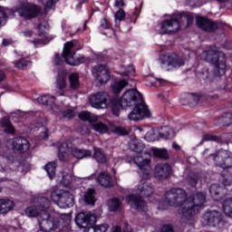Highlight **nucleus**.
Listing matches in <instances>:
<instances>
[{"mask_svg": "<svg viewBox=\"0 0 232 232\" xmlns=\"http://www.w3.org/2000/svg\"><path fill=\"white\" fill-rule=\"evenodd\" d=\"M206 202V194L197 192L188 198H186V190L182 188H171L165 194V199L158 202V209H168V206L180 208L183 222L191 220Z\"/></svg>", "mask_w": 232, "mask_h": 232, "instance_id": "1", "label": "nucleus"}, {"mask_svg": "<svg viewBox=\"0 0 232 232\" xmlns=\"http://www.w3.org/2000/svg\"><path fill=\"white\" fill-rule=\"evenodd\" d=\"M126 110V108H132V111L129 113V121H143V119H150L151 117V111L144 102L142 94L137 91V89H129L123 92L121 99L112 101V113L119 117V110Z\"/></svg>", "mask_w": 232, "mask_h": 232, "instance_id": "2", "label": "nucleus"}, {"mask_svg": "<svg viewBox=\"0 0 232 232\" xmlns=\"http://www.w3.org/2000/svg\"><path fill=\"white\" fill-rule=\"evenodd\" d=\"M203 159L208 162H215L216 166L222 168L221 183L223 186L232 184V153L226 150H219L216 154L209 153V150H205L202 153Z\"/></svg>", "mask_w": 232, "mask_h": 232, "instance_id": "3", "label": "nucleus"}, {"mask_svg": "<svg viewBox=\"0 0 232 232\" xmlns=\"http://www.w3.org/2000/svg\"><path fill=\"white\" fill-rule=\"evenodd\" d=\"M130 148L138 153L133 158V161L140 170L141 179L149 180L151 177V153L144 150L145 146L142 142L132 141Z\"/></svg>", "mask_w": 232, "mask_h": 232, "instance_id": "4", "label": "nucleus"}, {"mask_svg": "<svg viewBox=\"0 0 232 232\" xmlns=\"http://www.w3.org/2000/svg\"><path fill=\"white\" fill-rule=\"evenodd\" d=\"M199 57L201 61H206L207 63H210V64H214L215 75L219 77L226 75V56L223 53H219L215 47H211L209 50L202 52Z\"/></svg>", "mask_w": 232, "mask_h": 232, "instance_id": "5", "label": "nucleus"}, {"mask_svg": "<svg viewBox=\"0 0 232 232\" xmlns=\"http://www.w3.org/2000/svg\"><path fill=\"white\" fill-rule=\"evenodd\" d=\"M186 19L188 21V26L190 23H193V15L189 14H174L170 19L164 20L158 26V34L164 35V34H174V32H179L180 30V21Z\"/></svg>", "mask_w": 232, "mask_h": 232, "instance_id": "6", "label": "nucleus"}, {"mask_svg": "<svg viewBox=\"0 0 232 232\" xmlns=\"http://www.w3.org/2000/svg\"><path fill=\"white\" fill-rule=\"evenodd\" d=\"M70 154L72 155V157H76V159H88V157H92V151L90 150L71 148L70 145H68V141L61 143L58 152L59 160H66V157Z\"/></svg>", "mask_w": 232, "mask_h": 232, "instance_id": "7", "label": "nucleus"}, {"mask_svg": "<svg viewBox=\"0 0 232 232\" xmlns=\"http://www.w3.org/2000/svg\"><path fill=\"white\" fill-rule=\"evenodd\" d=\"M48 208H50V199L48 198L39 197L35 199L34 205L25 208V215L29 218H35L41 217Z\"/></svg>", "mask_w": 232, "mask_h": 232, "instance_id": "8", "label": "nucleus"}, {"mask_svg": "<svg viewBox=\"0 0 232 232\" xmlns=\"http://www.w3.org/2000/svg\"><path fill=\"white\" fill-rule=\"evenodd\" d=\"M51 198L62 209H66V208H72L73 206V196L66 190L56 189L53 191Z\"/></svg>", "mask_w": 232, "mask_h": 232, "instance_id": "9", "label": "nucleus"}, {"mask_svg": "<svg viewBox=\"0 0 232 232\" xmlns=\"http://www.w3.org/2000/svg\"><path fill=\"white\" fill-rule=\"evenodd\" d=\"M60 222L61 220L59 218L50 216L48 213H46V210L43 215L38 217L40 229L44 232L55 231V229L59 227Z\"/></svg>", "mask_w": 232, "mask_h": 232, "instance_id": "10", "label": "nucleus"}, {"mask_svg": "<svg viewBox=\"0 0 232 232\" xmlns=\"http://www.w3.org/2000/svg\"><path fill=\"white\" fill-rule=\"evenodd\" d=\"M73 42H67L64 44L62 57L63 59H64L65 63L70 66H79V64L84 63V57L81 56L75 58V51H73Z\"/></svg>", "mask_w": 232, "mask_h": 232, "instance_id": "11", "label": "nucleus"}, {"mask_svg": "<svg viewBox=\"0 0 232 232\" xmlns=\"http://www.w3.org/2000/svg\"><path fill=\"white\" fill-rule=\"evenodd\" d=\"M75 222L78 227L84 229V232H88V229L93 226L94 222H97V217L92 212H81L76 216Z\"/></svg>", "mask_w": 232, "mask_h": 232, "instance_id": "12", "label": "nucleus"}, {"mask_svg": "<svg viewBox=\"0 0 232 232\" xmlns=\"http://www.w3.org/2000/svg\"><path fill=\"white\" fill-rule=\"evenodd\" d=\"M160 61L161 68H180V66H184V60L173 53L161 55Z\"/></svg>", "mask_w": 232, "mask_h": 232, "instance_id": "13", "label": "nucleus"}, {"mask_svg": "<svg viewBox=\"0 0 232 232\" xmlns=\"http://www.w3.org/2000/svg\"><path fill=\"white\" fill-rule=\"evenodd\" d=\"M201 222L203 226H212L213 227H217V226L224 224V221L222 220V214L217 210L206 212L203 215Z\"/></svg>", "mask_w": 232, "mask_h": 232, "instance_id": "14", "label": "nucleus"}, {"mask_svg": "<svg viewBox=\"0 0 232 232\" xmlns=\"http://www.w3.org/2000/svg\"><path fill=\"white\" fill-rule=\"evenodd\" d=\"M92 108L97 110H106L108 108V94L106 92H97L89 97Z\"/></svg>", "mask_w": 232, "mask_h": 232, "instance_id": "15", "label": "nucleus"}, {"mask_svg": "<svg viewBox=\"0 0 232 232\" xmlns=\"http://www.w3.org/2000/svg\"><path fill=\"white\" fill-rule=\"evenodd\" d=\"M39 11L40 9L37 5L28 3L23 4L17 9L19 15L24 19H32L34 17H37Z\"/></svg>", "mask_w": 232, "mask_h": 232, "instance_id": "16", "label": "nucleus"}, {"mask_svg": "<svg viewBox=\"0 0 232 232\" xmlns=\"http://www.w3.org/2000/svg\"><path fill=\"white\" fill-rule=\"evenodd\" d=\"M92 73L100 84H106L110 81V71L105 64H98L93 67Z\"/></svg>", "mask_w": 232, "mask_h": 232, "instance_id": "17", "label": "nucleus"}, {"mask_svg": "<svg viewBox=\"0 0 232 232\" xmlns=\"http://www.w3.org/2000/svg\"><path fill=\"white\" fill-rule=\"evenodd\" d=\"M127 203L132 209L137 211H148V207L146 202L142 200V198L136 195H129L126 197Z\"/></svg>", "mask_w": 232, "mask_h": 232, "instance_id": "18", "label": "nucleus"}, {"mask_svg": "<svg viewBox=\"0 0 232 232\" xmlns=\"http://www.w3.org/2000/svg\"><path fill=\"white\" fill-rule=\"evenodd\" d=\"M12 146L15 153H26L30 150V142L23 137L14 138Z\"/></svg>", "mask_w": 232, "mask_h": 232, "instance_id": "19", "label": "nucleus"}, {"mask_svg": "<svg viewBox=\"0 0 232 232\" xmlns=\"http://www.w3.org/2000/svg\"><path fill=\"white\" fill-rule=\"evenodd\" d=\"M196 23L201 30L204 32H215L218 28L215 22L208 20V18H204L202 16L196 18Z\"/></svg>", "mask_w": 232, "mask_h": 232, "instance_id": "20", "label": "nucleus"}, {"mask_svg": "<svg viewBox=\"0 0 232 232\" xmlns=\"http://www.w3.org/2000/svg\"><path fill=\"white\" fill-rule=\"evenodd\" d=\"M154 175L157 179H168L171 175V167L167 163L158 164L154 169Z\"/></svg>", "mask_w": 232, "mask_h": 232, "instance_id": "21", "label": "nucleus"}, {"mask_svg": "<svg viewBox=\"0 0 232 232\" xmlns=\"http://www.w3.org/2000/svg\"><path fill=\"white\" fill-rule=\"evenodd\" d=\"M97 181L101 186H103V188H111V186H113V179L108 172L100 173Z\"/></svg>", "mask_w": 232, "mask_h": 232, "instance_id": "22", "label": "nucleus"}, {"mask_svg": "<svg viewBox=\"0 0 232 232\" xmlns=\"http://www.w3.org/2000/svg\"><path fill=\"white\" fill-rule=\"evenodd\" d=\"M126 86H128V81L126 80H117L114 81L111 84V90L112 92V93L119 95V93H121V92L126 88Z\"/></svg>", "mask_w": 232, "mask_h": 232, "instance_id": "23", "label": "nucleus"}, {"mask_svg": "<svg viewBox=\"0 0 232 232\" xmlns=\"http://www.w3.org/2000/svg\"><path fill=\"white\" fill-rule=\"evenodd\" d=\"M92 156V159L96 160L99 164H105V162H108V157H106V154H104V151L101 150L100 148H94L92 155L91 154V157Z\"/></svg>", "mask_w": 232, "mask_h": 232, "instance_id": "24", "label": "nucleus"}, {"mask_svg": "<svg viewBox=\"0 0 232 232\" xmlns=\"http://www.w3.org/2000/svg\"><path fill=\"white\" fill-rule=\"evenodd\" d=\"M177 131H179V130H173V129L169 127H162L158 131V135L160 139H173V137L177 135Z\"/></svg>", "mask_w": 232, "mask_h": 232, "instance_id": "25", "label": "nucleus"}, {"mask_svg": "<svg viewBox=\"0 0 232 232\" xmlns=\"http://www.w3.org/2000/svg\"><path fill=\"white\" fill-rule=\"evenodd\" d=\"M210 195L214 200H221L224 191V188L218 186V184H213L209 188Z\"/></svg>", "mask_w": 232, "mask_h": 232, "instance_id": "26", "label": "nucleus"}, {"mask_svg": "<svg viewBox=\"0 0 232 232\" xmlns=\"http://www.w3.org/2000/svg\"><path fill=\"white\" fill-rule=\"evenodd\" d=\"M138 190L140 191V195H142V197H150V195H152L154 191L153 186L147 182H141L138 186Z\"/></svg>", "mask_w": 232, "mask_h": 232, "instance_id": "27", "label": "nucleus"}, {"mask_svg": "<svg viewBox=\"0 0 232 232\" xmlns=\"http://www.w3.org/2000/svg\"><path fill=\"white\" fill-rule=\"evenodd\" d=\"M0 128H2L5 133H14L15 131V129H14V126H12V123L10 122V119L8 118H3L0 121Z\"/></svg>", "mask_w": 232, "mask_h": 232, "instance_id": "28", "label": "nucleus"}, {"mask_svg": "<svg viewBox=\"0 0 232 232\" xmlns=\"http://www.w3.org/2000/svg\"><path fill=\"white\" fill-rule=\"evenodd\" d=\"M14 208V201L10 199H0V213H8Z\"/></svg>", "mask_w": 232, "mask_h": 232, "instance_id": "29", "label": "nucleus"}, {"mask_svg": "<svg viewBox=\"0 0 232 232\" xmlns=\"http://www.w3.org/2000/svg\"><path fill=\"white\" fill-rule=\"evenodd\" d=\"M78 117L81 119V121H88V122H97L99 121L98 116L86 111L80 112Z\"/></svg>", "mask_w": 232, "mask_h": 232, "instance_id": "30", "label": "nucleus"}, {"mask_svg": "<svg viewBox=\"0 0 232 232\" xmlns=\"http://www.w3.org/2000/svg\"><path fill=\"white\" fill-rule=\"evenodd\" d=\"M10 12H12V10L0 6V28L6 24V19H8Z\"/></svg>", "mask_w": 232, "mask_h": 232, "instance_id": "31", "label": "nucleus"}, {"mask_svg": "<svg viewBox=\"0 0 232 232\" xmlns=\"http://www.w3.org/2000/svg\"><path fill=\"white\" fill-rule=\"evenodd\" d=\"M57 168V163L54 161L49 162L44 166V169L51 180L55 178V169Z\"/></svg>", "mask_w": 232, "mask_h": 232, "instance_id": "32", "label": "nucleus"}, {"mask_svg": "<svg viewBox=\"0 0 232 232\" xmlns=\"http://www.w3.org/2000/svg\"><path fill=\"white\" fill-rule=\"evenodd\" d=\"M110 229V225L102 223L100 225H94L88 228V232H107Z\"/></svg>", "mask_w": 232, "mask_h": 232, "instance_id": "33", "label": "nucleus"}, {"mask_svg": "<svg viewBox=\"0 0 232 232\" xmlns=\"http://www.w3.org/2000/svg\"><path fill=\"white\" fill-rule=\"evenodd\" d=\"M95 189L89 188L84 194V201L87 204H95Z\"/></svg>", "mask_w": 232, "mask_h": 232, "instance_id": "34", "label": "nucleus"}, {"mask_svg": "<svg viewBox=\"0 0 232 232\" xmlns=\"http://www.w3.org/2000/svg\"><path fill=\"white\" fill-rule=\"evenodd\" d=\"M92 128L98 133H108V125L103 122H94L92 124Z\"/></svg>", "mask_w": 232, "mask_h": 232, "instance_id": "35", "label": "nucleus"}, {"mask_svg": "<svg viewBox=\"0 0 232 232\" xmlns=\"http://www.w3.org/2000/svg\"><path fill=\"white\" fill-rule=\"evenodd\" d=\"M151 151L154 157H158V159H164L165 160L169 157L168 154V150L166 149H151Z\"/></svg>", "mask_w": 232, "mask_h": 232, "instance_id": "36", "label": "nucleus"}, {"mask_svg": "<svg viewBox=\"0 0 232 232\" xmlns=\"http://www.w3.org/2000/svg\"><path fill=\"white\" fill-rule=\"evenodd\" d=\"M223 210L227 217L232 218V198H227L223 202Z\"/></svg>", "mask_w": 232, "mask_h": 232, "instance_id": "37", "label": "nucleus"}, {"mask_svg": "<svg viewBox=\"0 0 232 232\" xmlns=\"http://www.w3.org/2000/svg\"><path fill=\"white\" fill-rule=\"evenodd\" d=\"M37 102H39V104L52 105L53 102H55V97L50 95H43L37 99Z\"/></svg>", "mask_w": 232, "mask_h": 232, "instance_id": "38", "label": "nucleus"}, {"mask_svg": "<svg viewBox=\"0 0 232 232\" xmlns=\"http://www.w3.org/2000/svg\"><path fill=\"white\" fill-rule=\"evenodd\" d=\"M69 82L71 84L72 90H77V88H79V74L72 73L69 76Z\"/></svg>", "mask_w": 232, "mask_h": 232, "instance_id": "39", "label": "nucleus"}, {"mask_svg": "<svg viewBox=\"0 0 232 232\" xmlns=\"http://www.w3.org/2000/svg\"><path fill=\"white\" fill-rule=\"evenodd\" d=\"M72 180H73L72 174H68L66 172H63L61 175V179H59V181L63 186H68Z\"/></svg>", "mask_w": 232, "mask_h": 232, "instance_id": "40", "label": "nucleus"}, {"mask_svg": "<svg viewBox=\"0 0 232 232\" xmlns=\"http://www.w3.org/2000/svg\"><path fill=\"white\" fill-rule=\"evenodd\" d=\"M208 140H211L212 142H222V140L218 136L213 134H204L201 140V144Z\"/></svg>", "mask_w": 232, "mask_h": 232, "instance_id": "41", "label": "nucleus"}, {"mask_svg": "<svg viewBox=\"0 0 232 232\" xmlns=\"http://www.w3.org/2000/svg\"><path fill=\"white\" fill-rule=\"evenodd\" d=\"M109 209L111 211H117L121 209V200L112 198L109 201Z\"/></svg>", "mask_w": 232, "mask_h": 232, "instance_id": "42", "label": "nucleus"}, {"mask_svg": "<svg viewBox=\"0 0 232 232\" xmlns=\"http://www.w3.org/2000/svg\"><path fill=\"white\" fill-rule=\"evenodd\" d=\"M40 1L44 5L45 12H48V10H52V8H53V6H55V4L57 3V0H40Z\"/></svg>", "mask_w": 232, "mask_h": 232, "instance_id": "43", "label": "nucleus"}, {"mask_svg": "<svg viewBox=\"0 0 232 232\" xmlns=\"http://www.w3.org/2000/svg\"><path fill=\"white\" fill-rule=\"evenodd\" d=\"M56 87L58 90H64L66 88V77L64 75L59 76L56 81Z\"/></svg>", "mask_w": 232, "mask_h": 232, "instance_id": "44", "label": "nucleus"}, {"mask_svg": "<svg viewBox=\"0 0 232 232\" xmlns=\"http://www.w3.org/2000/svg\"><path fill=\"white\" fill-rule=\"evenodd\" d=\"M112 132L115 133L116 135H128V133H130V129L117 126L114 127Z\"/></svg>", "mask_w": 232, "mask_h": 232, "instance_id": "45", "label": "nucleus"}, {"mask_svg": "<svg viewBox=\"0 0 232 232\" xmlns=\"http://www.w3.org/2000/svg\"><path fill=\"white\" fill-rule=\"evenodd\" d=\"M30 64V62L24 59H21L20 61L16 62L14 63L15 68H18L19 70H24V68H26Z\"/></svg>", "mask_w": 232, "mask_h": 232, "instance_id": "46", "label": "nucleus"}, {"mask_svg": "<svg viewBox=\"0 0 232 232\" xmlns=\"http://www.w3.org/2000/svg\"><path fill=\"white\" fill-rule=\"evenodd\" d=\"M114 16L115 19H117L118 21H124V19H126V13L124 12V10L120 9Z\"/></svg>", "mask_w": 232, "mask_h": 232, "instance_id": "47", "label": "nucleus"}, {"mask_svg": "<svg viewBox=\"0 0 232 232\" xmlns=\"http://www.w3.org/2000/svg\"><path fill=\"white\" fill-rule=\"evenodd\" d=\"M63 119H73L75 117V112L72 110L68 109L63 112Z\"/></svg>", "mask_w": 232, "mask_h": 232, "instance_id": "48", "label": "nucleus"}, {"mask_svg": "<svg viewBox=\"0 0 232 232\" xmlns=\"http://www.w3.org/2000/svg\"><path fill=\"white\" fill-rule=\"evenodd\" d=\"M225 124H232V113H227L225 116L220 118Z\"/></svg>", "mask_w": 232, "mask_h": 232, "instance_id": "49", "label": "nucleus"}, {"mask_svg": "<svg viewBox=\"0 0 232 232\" xmlns=\"http://www.w3.org/2000/svg\"><path fill=\"white\" fill-rule=\"evenodd\" d=\"M53 63H54L55 66H61V64H63V63H64V61H63V59H61V56L58 53H56L54 56Z\"/></svg>", "mask_w": 232, "mask_h": 232, "instance_id": "50", "label": "nucleus"}, {"mask_svg": "<svg viewBox=\"0 0 232 232\" xmlns=\"http://www.w3.org/2000/svg\"><path fill=\"white\" fill-rule=\"evenodd\" d=\"M130 73H135V67L133 65H129L128 70L121 73V75H130Z\"/></svg>", "mask_w": 232, "mask_h": 232, "instance_id": "51", "label": "nucleus"}, {"mask_svg": "<svg viewBox=\"0 0 232 232\" xmlns=\"http://www.w3.org/2000/svg\"><path fill=\"white\" fill-rule=\"evenodd\" d=\"M161 232H173V228L169 225H164L161 228Z\"/></svg>", "mask_w": 232, "mask_h": 232, "instance_id": "52", "label": "nucleus"}, {"mask_svg": "<svg viewBox=\"0 0 232 232\" xmlns=\"http://www.w3.org/2000/svg\"><path fill=\"white\" fill-rule=\"evenodd\" d=\"M101 27L103 28L104 30H107V28H110V25H108V22L106 21L105 18L102 19Z\"/></svg>", "mask_w": 232, "mask_h": 232, "instance_id": "53", "label": "nucleus"}, {"mask_svg": "<svg viewBox=\"0 0 232 232\" xmlns=\"http://www.w3.org/2000/svg\"><path fill=\"white\" fill-rule=\"evenodd\" d=\"M114 6L122 8V6H124V0H115Z\"/></svg>", "mask_w": 232, "mask_h": 232, "instance_id": "54", "label": "nucleus"}, {"mask_svg": "<svg viewBox=\"0 0 232 232\" xmlns=\"http://www.w3.org/2000/svg\"><path fill=\"white\" fill-rule=\"evenodd\" d=\"M123 232H133V229H131V227H130V224L124 223L123 224Z\"/></svg>", "mask_w": 232, "mask_h": 232, "instance_id": "55", "label": "nucleus"}, {"mask_svg": "<svg viewBox=\"0 0 232 232\" xmlns=\"http://www.w3.org/2000/svg\"><path fill=\"white\" fill-rule=\"evenodd\" d=\"M10 44H12V40H10V39L3 40V46H10Z\"/></svg>", "mask_w": 232, "mask_h": 232, "instance_id": "56", "label": "nucleus"}, {"mask_svg": "<svg viewBox=\"0 0 232 232\" xmlns=\"http://www.w3.org/2000/svg\"><path fill=\"white\" fill-rule=\"evenodd\" d=\"M111 232H122V229L119 226L112 227Z\"/></svg>", "mask_w": 232, "mask_h": 232, "instance_id": "57", "label": "nucleus"}, {"mask_svg": "<svg viewBox=\"0 0 232 232\" xmlns=\"http://www.w3.org/2000/svg\"><path fill=\"white\" fill-rule=\"evenodd\" d=\"M24 37H32L33 34L32 31H24L22 33Z\"/></svg>", "mask_w": 232, "mask_h": 232, "instance_id": "58", "label": "nucleus"}, {"mask_svg": "<svg viewBox=\"0 0 232 232\" xmlns=\"http://www.w3.org/2000/svg\"><path fill=\"white\" fill-rule=\"evenodd\" d=\"M41 139H48V130H44L41 134Z\"/></svg>", "mask_w": 232, "mask_h": 232, "instance_id": "59", "label": "nucleus"}, {"mask_svg": "<svg viewBox=\"0 0 232 232\" xmlns=\"http://www.w3.org/2000/svg\"><path fill=\"white\" fill-rule=\"evenodd\" d=\"M5 72L3 71H0V82H3L5 81Z\"/></svg>", "mask_w": 232, "mask_h": 232, "instance_id": "60", "label": "nucleus"}, {"mask_svg": "<svg viewBox=\"0 0 232 232\" xmlns=\"http://www.w3.org/2000/svg\"><path fill=\"white\" fill-rule=\"evenodd\" d=\"M43 28H48V24H46V23L44 24H40L38 26V29L43 30Z\"/></svg>", "mask_w": 232, "mask_h": 232, "instance_id": "61", "label": "nucleus"}, {"mask_svg": "<svg viewBox=\"0 0 232 232\" xmlns=\"http://www.w3.org/2000/svg\"><path fill=\"white\" fill-rule=\"evenodd\" d=\"M172 148L174 150H176L177 151H179V150H180V146L179 144L175 143V142L172 143Z\"/></svg>", "mask_w": 232, "mask_h": 232, "instance_id": "62", "label": "nucleus"}, {"mask_svg": "<svg viewBox=\"0 0 232 232\" xmlns=\"http://www.w3.org/2000/svg\"><path fill=\"white\" fill-rule=\"evenodd\" d=\"M97 59L98 61H104V57L102 56V54H98Z\"/></svg>", "mask_w": 232, "mask_h": 232, "instance_id": "63", "label": "nucleus"}, {"mask_svg": "<svg viewBox=\"0 0 232 232\" xmlns=\"http://www.w3.org/2000/svg\"><path fill=\"white\" fill-rule=\"evenodd\" d=\"M190 99H193V101H195L196 102H198V98H197V96L195 95H191Z\"/></svg>", "mask_w": 232, "mask_h": 232, "instance_id": "64", "label": "nucleus"}]
</instances>
